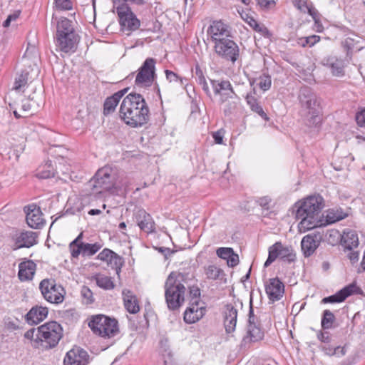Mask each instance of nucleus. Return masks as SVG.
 I'll return each instance as SVG.
<instances>
[{"label":"nucleus","mask_w":365,"mask_h":365,"mask_svg":"<svg viewBox=\"0 0 365 365\" xmlns=\"http://www.w3.org/2000/svg\"><path fill=\"white\" fill-rule=\"evenodd\" d=\"M207 34L215 44L230 36L229 26L222 21H213L207 29Z\"/></svg>","instance_id":"nucleus-14"},{"label":"nucleus","mask_w":365,"mask_h":365,"mask_svg":"<svg viewBox=\"0 0 365 365\" xmlns=\"http://www.w3.org/2000/svg\"><path fill=\"white\" fill-rule=\"evenodd\" d=\"M216 254L220 258L226 260L230 267L237 266L240 262L238 255L230 247H220L216 250Z\"/></svg>","instance_id":"nucleus-28"},{"label":"nucleus","mask_w":365,"mask_h":365,"mask_svg":"<svg viewBox=\"0 0 365 365\" xmlns=\"http://www.w3.org/2000/svg\"><path fill=\"white\" fill-rule=\"evenodd\" d=\"M224 324L227 333L235 331L237 324V311L231 304H227L224 311Z\"/></svg>","instance_id":"nucleus-25"},{"label":"nucleus","mask_w":365,"mask_h":365,"mask_svg":"<svg viewBox=\"0 0 365 365\" xmlns=\"http://www.w3.org/2000/svg\"><path fill=\"white\" fill-rule=\"evenodd\" d=\"M236 107V103L235 102H232V103H229L227 104L225 108H224V112L227 114V113H231V110L232 109H234Z\"/></svg>","instance_id":"nucleus-63"},{"label":"nucleus","mask_w":365,"mask_h":365,"mask_svg":"<svg viewBox=\"0 0 365 365\" xmlns=\"http://www.w3.org/2000/svg\"><path fill=\"white\" fill-rule=\"evenodd\" d=\"M96 283L98 287L105 289H111L114 287L111 278L105 275H99L96 277Z\"/></svg>","instance_id":"nucleus-46"},{"label":"nucleus","mask_w":365,"mask_h":365,"mask_svg":"<svg viewBox=\"0 0 365 365\" xmlns=\"http://www.w3.org/2000/svg\"><path fill=\"white\" fill-rule=\"evenodd\" d=\"M28 225L34 229H39L45 223L42 212L39 207L32 204L24 207Z\"/></svg>","instance_id":"nucleus-15"},{"label":"nucleus","mask_w":365,"mask_h":365,"mask_svg":"<svg viewBox=\"0 0 365 365\" xmlns=\"http://www.w3.org/2000/svg\"><path fill=\"white\" fill-rule=\"evenodd\" d=\"M32 76L27 69L23 70L21 73H17L13 86V90L20 92L24 91L25 87L28 85L29 81Z\"/></svg>","instance_id":"nucleus-33"},{"label":"nucleus","mask_w":365,"mask_h":365,"mask_svg":"<svg viewBox=\"0 0 365 365\" xmlns=\"http://www.w3.org/2000/svg\"><path fill=\"white\" fill-rule=\"evenodd\" d=\"M204 274L206 278L210 280L222 279L225 277L224 271L215 264L205 266Z\"/></svg>","instance_id":"nucleus-37"},{"label":"nucleus","mask_w":365,"mask_h":365,"mask_svg":"<svg viewBox=\"0 0 365 365\" xmlns=\"http://www.w3.org/2000/svg\"><path fill=\"white\" fill-rule=\"evenodd\" d=\"M298 4H294V6L302 13H307L312 18L317 16V9H315L312 3L308 2V0H300L297 2Z\"/></svg>","instance_id":"nucleus-42"},{"label":"nucleus","mask_w":365,"mask_h":365,"mask_svg":"<svg viewBox=\"0 0 365 365\" xmlns=\"http://www.w3.org/2000/svg\"><path fill=\"white\" fill-rule=\"evenodd\" d=\"M36 110V102L33 98H25L22 101L21 109L14 110V114L16 118L26 117Z\"/></svg>","instance_id":"nucleus-34"},{"label":"nucleus","mask_w":365,"mask_h":365,"mask_svg":"<svg viewBox=\"0 0 365 365\" xmlns=\"http://www.w3.org/2000/svg\"><path fill=\"white\" fill-rule=\"evenodd\" d=\"M101 247V245L98 243H83V256H92L96 254Z\"/></svg>","instance_id":"nucleus-47"},{"label":"nucleus","mask_w":365,"mask_h":365,"mask_svg":"<svg viewBox=\"0 0 365 365\" xmlns=\"http://www.w3.org/2000/svg\"><path fill=\"white\" fill-rule=\"evenodd\" d=\"M349 251H350V252L347 255V257L349 259V260L352 263H354V262H357L359 260V252L357 251H353L352 250H349Z\"/></svg>","instance_id":"nucleus-60"},{"label":"nucleus","mask_w":365,"mask_h":365,"mask_svg":"<svg viewBox=\"0 0 365 365\" xmlns=\"http://www.w3.org/2000/svg\"><path fill=\"white\" fill-rule=\"evenodd\" d=\"M155 64L153 58H149L145 61L135 77V83L137 86L146 88L152 85L155 76Z\"/></svg>","instance_id":"nucleus-10"},{"label":"nucleus","mask_w":365,"mask_h":365,"mask_svg":"<svg viewBox=\"0 0 365 365\" xmlns=\"http://www.w3.org/2000/svg\"><path fill=\"white\" fill-rule=\"evenodd\" d=\"M56 6L61 10H70L72 3L70 0H55Z\"/></svg>","instance_id":"nucleus-51"},{"label":"nucleus","mask_w":365,"mask_h":365,"mask_svg":"<svg viewBox=\"0 0 365 365\" xmlns=\"http://www.w3.org/2000/svg\"><path fill=\"white\" fill-rule=\"evenodd\" d=\"M205 314V308L198 302L190 304L184 313V321L187 324H194L198 322Z\"/></svg>","instance_id":"nucleus-20"},{"label":"nucleus","mask_w":365,"mask_h":365,"mask_svg":"<svg viewBox=\"0 0 365 365\" xmlns=\"http://www.w3.org/2000/svg\"><path fill=\"white\" fill-rule=\"evenodd\" d=\"M98 259L107 263L108 265L115 268L116 273L118 274L122 264L121 258L114 252L109 249H104L98 255Z\"/></svg>","instance_id":"nucleus-24"},{"label":"nucleus","mask_w":365,"mask_h":365,"mask_svg":"<svg viewBox=\"0 0 365 365\" xmlns=\"http://www.w3.org/2000/svg\"><path fill=\"white\" fill-rule=\"evenodd\" d=\"M88 185L93 194H101L105 191L115 192L118 187L116 173L112 168L105 166L97 171Z\"/></svg>","instance_id":"nucleus-5"},{"label":"nucleus","mask_w":365,"mask_h":365,"mask_svg":"<svg viewBox=\"0 0 365 365\" xmlns=\"http://www.w3.org/2000/svg\"><path fill=\"white\" fill-rule=\"evenodd\" d=\"M122 96L123 93L118 92L108 98L104 103V113L108 114L114 111Z\"/></svg>","instance_id":"nucleus-39"},{"label":"nucleus","mask_w":365,"mask_h":365,"mask_svg":"<svg viewBox=\"0 0 365 365\" xmlns=\"http://www.w3.org/2000/svg\"><path fill=\"white\" fill-rule=\"evenodd\" d=\"M320 37L317 35H312L309 36V46H314L316 43L319 42Z\"/></svg>","instance_id":"nucleus-62"},{"label":"nucleus","mask_w":365,"mask_h":365,"mask_svg":"<svg viewBox=\"0 0 365 365\" xmlns=\"http://www.w3.org/2000/svg\"><path fill=\"white\" fill-rule=\"evenodd\" d=\"M37 333L38 328L31 329L24 334V336L25 338L33 341L36 344H38L40 343V340L37 339Z\"/></svg>","instance_id":"nucleus-52"},{"label":"nucleus","mask_w":365,"mask_h":365,"mask_svg":"<svg viewBox=\"0 0 365 365\" xmlns=\"http://www.w3.org/2000/svg\"><path fill=\"white\" fill-rule=\"evenodd\" d=\"M319 245V242L317 240V237L311 235L304 236L301 242L302 250L307 257L312 255Z\"/></svg>","instance_id":"nucleus-31"},{"label":"nucleus","mask_w":365,"mask_h":365,"mask_svg":"<svg viewBox=\"0 0 365 365\" xmlns=\"http://www.w3.org/2000/svg\"><path fill=\"white\" fill-rule=\"evenodd\" d=\"M257 6L263 10H269L274 8L276 5L274 0H255Z\"/></svg>","instance_id":"nucleus-50"},{"label":"nucleus","mask_w":365,"mask_h":365,"mask_svg":"<svg viewBox=\"0 0 365 365\" xmlns=\"http://www.w3.org/2000/svg\"><path fill=\"white\" fill-rule=\"evenodd\" d=\"M165 73L166 76V79L170 83H178L180 81V84L182 83V79L175 73L169 70H165Z\"/></svg>","instance_id":"nucleus-53"},{"label":"nucleus","mask_w":365,"mask_h":365,"mask_svg":"<svg viewBox=\"0 0 365 365\" xmlns=\"http://www.w3.org/2000/svg\"><path fill=\"white\" fill-rule=\"evenodd\" d=\"M322 63L328 69L331 73L335 77H343L345 75L346 63L343 59L336 56H329L324 58Z\"/></svg>","instance_id":"nucleus-21"},{"label":"nucleus","mask_w":365,"mask_h":365,"mask_svg":"<svg viewBox=\"0 0 365 365\" xmlns=\"http://www.w3.org/2000/svg\"><path fill=\"white\" fill-rule=\"evenodd\" d=\"M335 320L334 314L327 309L324 311L323 317L322 319V327L324 329H329L332 327V324Z\"/></svg>","instance_id":"nucleus-44"},{"label":"nucleus","mask_w":365,"mask_h":365,"mask_svg":"<svg viewBox=\"0 0 365 365\" xmlns=\"http://www.w3.org/2000/svg\"><path fill=\"white\" fill-rule=\"evenodd\" d=\"M135 221L140 229L146 233L155 232V224L150 214L144 210H139L135 214Z\"/></svg>","instance_id":"nucleus-22"},{"label":"nucleus","mask_w":365,"mask_h":365,"mask_svg":"<svg viewBox=\"0 0 365 365\" xmlns=\"http://www.w3.org/2000/svg\"><path fill=\"white\" fill-rule=\"evenodd\" d=\"M334 356H336L337 357H341L344 356L346 353L345 346H336L334 347Z\"/></svg>","instance_id":"nucleus-59"},{"label":"nucleus","mask_w":365,"mask_h":365,"mask_svg":"<svg viewBox=\"0 0 365 365\" xmlns=\"http://www.w3.org/2000/svg\"><path fill=\"white\" fill-rule=\"evenodd\" d=\"M71 163L64 158L58 160V165L56 168V173H62L63 175H69L72 171Z\"/></svg>","instance_id":"nucleus-45"},{"label":"nucleus","mask_w":365,"mask_h":365,"mask_svg":"<svg viewBox=\"0 0 365 365\" xmlns=\"http://www.w3.org/2000/svg\"><path fill=\"white\" fill-rule=\"evenodd\" d=\"M82 237L81 233L69 245V249L71 251V256L73 257H78L80 254L83 255V242H79L80 239Z\"/></svg>","instance_id":"nucleus-43"},{"label":"nucleus","mask_w":365,"mask_h":365,"mask_svg":"<svg viewBox=\"0 0 365 365\" xmlns=\"http://www.w3.org/2000/svg\"><path fill=\"white\" fill-rule=\"evenodd\" d=\"M296 217L300 220L298 229L305 232L322 225L320 212L323 208V198L319 195L309 196L295 204Z\"/></svg>","instance_id":"nucleus-1"},{"label":"nucleus","mask_w":365,"mask_h":365,"mask_svg":"<svg viewBox=\"0 0 365 365\" xmlns=\"http://www.w3.org/2000/svg\"><path fill=\"white\" fill-rule=\"evenodd\" d=\"M212 137L216 143L222 144L223 137H224V131L222 130H217V132H215L212 134Z\"/></svg>","instance_id":"nucleus-57"},{"label":"nucleus","mask_w":365,"mask_h":365,"mask_svg":"<svg viewBox=\"0 0 365 365\" xmlns=\"http://www.w3.org/2000/svg\"><path fill=\"white\" fill-rule=\"evenodd\" d=\"M215 52L221 57L235 62L239 56V48L236 43L227 38L214 46Z\"/></svg>","instance_id":"nucleus-12"},{"label":"nucleus","mask_w":365,"mask_h":365,"mask_svg":"<svg viewBox=\"0 0 365 365\" xmlns=\"http://www.w3.org/2000/svg\"><path fill=\"white\" fill-rule=\"evenodd\" d=\"M313 19L314 20V30L317 32H322L323 31V26L322 25V24L319 22V14H318V11H317V16L316 18H313Z\"/></svg>","instance_id":"nucleus-61"},{"label":"nucleus","mask_w":365,"mask_h":365,"mask_svg":"<svg viewBox=\"0 0 365 365\" xmlns=\"http://www.w3.org/2000/svg\"><path fill=\"white\" fill-rule=\"evenodd\" d=\"M356 120L360 127H365V108L356 114Z\"/></svg>","instance_id":"nucleus-56"},{"label":"nucleus","mask_w":365,"mask_h":365,"mask_svg":"<svg viewBox=\"0 0 365 365\" xmlns=\"http://www.w3.org/2000/svg\"><path fill=\"white\" fill-rule=\"evenodd\" d=\"M62 336L63 329L56 322H49L38 327L37 339L46 349L56 346Z\"/></svg>","instance_id":"nucleus-6"},{"label":"nucleus","mask_w":365,"mask_h":365,"mask_svg":"<svg viewBox=\"0 0 365 365\" xmlns=\"http://www.w3.org/2000/svg\"><path fill=\"white\" fill-rule=\"evenodd\" d=\"M195 75L197 78V82L200 85L206 82L205 78L203 76L202 71L198 66L195 67Z\"/></svg>","instance_id":"nucleus-58"},{"label":"nucleus","mask_w":365,"mask_h":365,"mask_svg":"<svg viewBox=\"0 0 365 365\" xmlns=\"http://www.w3.org/2000/svg\"><path fill=\"white\" fill-rule=\"evenodd\" d=\"M19 247H30L37 243L36 234L31 231L21 232L17 237Z\"/></svg>","instance_id":"nucleus-35"},{"label":"nucleus","mask_w":365,"mask_h":365,"mask_svg":"<svg viewBox=\"0 0 365 365\" xmlns=\"http://www.w3.org/2000/svg\"><path fill=\"white\" fill-rule=\"evenodd\" d=\"M119 17L121 30L129 36L132 31L137 30L140 26V20L130 9H120L116 11Z\"/></svg>","instance_id":"nucleus-11"},{"label":"nucleus","mask_w":365,"mask_h":365,"mask_svg":"<svg viewBox=\"0 0 365 365\" xmlns=\"http://www.w3.org/2000/svg\"><path fill=\"white\" fill-rule=\"evenodd\" d=\"M332 235L340 237L341 244L345 250H351L356 248L359 245L358 235L354 230L349 229L344 230L342 235H340L338 231H334L330 234V237Z\"/></svg>","instance_id":"nucleus-19"},{"label":"nucleus","mask_w":365,"mask_h":365,"mask_svg":"<svg viewBox=\"0 0 365 365\" xmlns=\"http://www.w3.org/2000/svg\"><path fill=\"white\" fill-rule=\"evenodd\" d=\"M247 103L250 106L251 110L257 113L262 118L268 120L267 114L263 110L262 106L259 104L257 98L252 95H247L246 97Z\"/></svg>","instance_id":"nucleus-41"},{"label":"nucleus","mask_w":365,"mask_h":365,"mask_svg":"<svg viewBox=\"0 0 365 365\" xmlns=\"http://www.w3.org/2000/svg\"><path fill=\"white\" fill-rule=\"evenodd\" d=\"M68 34H76L72 22L66 18L61 19L58 22L56 35H67Z\"/></svg>","instance_id":"nucleus-40"},{"label":"nucleus","mask_w":365,"mask_h":365,"mask_svg":"<svg viewBox=\"0 0 365 365\" xmlns=\"http://www.w3.org/2000/svg\"><path fill=\"white\" fill-rule=\"evenodd\" d=\"M183 278L182 274L173 272L166 279L165 296L170 309H176L184 302L185 287L181 283Z\"/></svg>","instance_id":"nucleus-4"},{"label":"nucleus","mask_w":365,"mask_h":365,"mask_svg":"<svg viewBox=\"0 0 365 365\" xmlns=\"http://www.w3.org/2000/svg\"><path fill=\"white\" fill-rule=\"evenodd\" d=\"M302 116L305 125L310 128H317L322 122L320 103L317 96L309 88H304L299 94Z\"/></svg>","instance_id":"nucleus-3"},{"label":"nucleus","mask_w":365,"mask_h":365,"mask_svg":"<svg viewBox=\"0 0 365 365\" xmlns=\"http://www.w3.org/2000/svg\"><path fill=\"white\" fill-rule=\"evenodd\" d=\"M358 287L354 284H351L339 292H337L336 294L331 295L327 297H324L322 300V303L327 304V303H340L344 302L349 296L351 295L352 294L357 292Z\"/></svg>","instance_id":"nucleus-23"},{"label":"nucleus","mask_w":365,"mask_h":365,"mask_svg":"<svg viewBox=\"0 0 365 365\" xmlns=\"http://www.w3.org/2000/svg\"><path fill=\"white\" fill-rule=\"evenodd\" d=\"M88 355L80 348H74L68 351L64 358V365H86Z\"/></svg>","instance_id":"nucleus-18"},{"label":"nucleus","mask_w":365,"mask_h":365,"mask_svg":"<svg viewBox=\"0 0 365 365\" xmlns=\"http://www.w3.org/2000/svg\"><path fill=\"white\" fill-rule=\"evenodd\" d=\"M39 289L44 299L48 302L59 304L64 299L65 290L63 287L57 284L53 279H43L40 282Z\"/></svg>","instance_id":"nucleus-8"},{"label":"nucleus","mask_w":365,"mask_h":365,"mask_svg":"<svg viewBox=\"0 0 365 365\" xmlns=\"http://www.w3.org/2000/svg\"><path fill=\"white\" fill-rule=\"evenodd\" d=\"M56 170L51 161L46 162L44 165H41L36 171V177L41 179H47L53 177Z\"/></svg>","instance_id":"nucleus-38"},{"label":"nucleus","mask_w":365,"mask_h":365,"mask_svg":"<svg viewBox=\"0 0 365 365\" xmlns=\"http://www.w3.org/2000/svg\"><path fill=\"white\" fill-rule=\"evenodd\" d=\"M280 258L284 261L294 262L296 255L291 246L283 245L280 242H277L269 247V255L264 266L269 267L276 259Z\"/></svg>","instance_id":"nucleus-9"},{"label":"nucleus","mask_w":365,"mask_h":365,"mask_svg":"<svg viewBox=\"0 0 365 365\" xmlns=\"http://www.w3.org/2000/svg\"><path fill=\"white\" fill-rule=\"evenodd\" d=\"M48 315V309L43 307H33L26 314L29 323L37 324L44 320Z\"/></svg>","instance_id":"nucleus-30"},{"label":"nucleus","mask_w":365,"mask_h":365,"mask_svg":"<svg viewBox=\"0 0 365 365\" xmlns=\"http://www.w3.org/2000/svg\"><path fill=\"white\" fill-rule=\"evenodd\" d=\"M348 216L341 208H333L326 211L325 220L327 224H333Z\"/></svg>","instance_id":"nucleus-36"},{"label":"nucleus","mask_w":365,"mask_h":365,"mask_svg":"<svg viewBox=\"0 0 365 365\" xmlns=\"http://www.w3.org/2000/svg\"><path fill=\"white\" fill-rule=\"evenodd\" d=\"M78 42V36L76 34L56 35V46L65 53L74 52Z\"/></svg>","instance_id":"nucleus-16"},{"label":"nucleus","mask_w":365,"mask_h":365,"mask_svg":"<svg viewBox=\"0 0 365 365\" xmlns=\"http://www.w3.org/2000/svg\"><path fill=\"white\" fill-rule=\"evenodd\" d=\"M238 12L242 19L247 23V24L256 32H258L264 36H266L269 34V31L264 24H259L252 16L244 11Z\"/></svg>","instance_id":"nucleus-29"},{"label":"nucleus","mask_w":365,"mask_h":365,"mask_svg":"<svg viewBox=\"0 0 365 365\" xmlns=\"http://www.w3.org/2000/svg\"><path fill=\"white\" fill-rule=\"evenodd\" d=\"M214 93L219 96L220 103H224L229 99L238 98L232 86L228 81H211Z\"/></svg>","instance_id":"nucleus-13"},{"label":"nucleus","mask_w":365,"mask_h":365,"mask_svg":"<svg viewBox=\"0 0 365 365\" xmlns=\"http://www.w3.org/2000/svg\"><path fill=\"white\" fill-rule=\"evenodd\" d=\"M272 84V81L270 76L267 75L260 76L257 79V85L259 88L264 91H267L270 88Z\"/></svg>","instance_id":"nucleus-49"},{"label":"nucleus","mask_w":365,"mask_h":365,"mask_svg":"<svg viewBox=\"0 0 365 365\" xmlns=\"http://www.w3.org/2000/svg\"><path fill=\"white\" fill-rule=\"evenodd\" d=\"M93 332L102 337H112L118 332V322L105 315L93 317L88 323Z\"/></svg>","instance_id":"nucleus-7"},{"label":"nucleus","mask_w":365,"mask_h":365,"mask_svg":"<svg viewBox=\"0 0 365 365\" xmlns=\"http://www.w3.org/2000/svg\"><path fill=\"white\" fill-rule=\"evenodd\" d=\"M123 304L125 309L130 314H136L140 311L139 302L137 297L129 289L122 292Z\"/></svg>","instance_id":"nucleus-26"},{"label":"nucleus","mask_w":365,"mask_h":365,"mask_svg":"<svg viewBox=\"0 0 365 365\" xmlns=\"http://www.w3.org/2000/svg\"><path fill=\"white\" fill-rule=\"evenodd\" d=\"M265 291L269 300L278 301L283 297L284 286L278 278H272L267 282Z\"/></svg>","instance_id":"nucleus-17"},{"label":"nucleus","mask_w":365,"mask_h":365,"mask_svg":"<svg viewBox=\"0 0 365 365\" xmlns=\"http://www.w3.org/2000/svg\"><path fill=\"white\" fill-rule=\"evenodd\" d=\"M272 202V200L268 196L261 197L257 200L258 204L262 207L267 210L269 208V205Z\"/></svg>","instance_id":"nucleus-55"},{"label":"nucleus","mask_w":365,"mask_h":365,"mask_svg":"<svg viewBox=\"0 0 365 365\" xmlns=\"http://www.w3.org/2000/svg\"><path fill=\"white\" fill-rule=\"evenodd\" d=\"M120 116L133 128L141 127L149 119V109L143 97L140 94L130 93L125 96L120 106Z\"/></svg>","instance_id":"nucleus-2"},{"label":"nucleus","mask_w":365,"mask_h":365,"mask_svg":"<svg viewBox=\"0 0 365 365\" xmlns=\"http://www.w3.org/2000/svg\"><path fill=\"white\" fill-rule=\"evenodd\" d=\"M82 297L87 300V303H91L93 302V293L91 289L87 287H83L81 289Z\"/></svg>","instance_id":"nucleus-54"},{"label":"nucleus","mask_w":365,"mask_h":365,"mask_svg":"<svg viewBox=\"0 0 365 365\" xmlns=\"http://www.w3.org/2000/svg\"><path fill=\"white\" fill-rule=\"evenodd\" d=\"M252 309L250 308L249 316V326H248V335L250 341H257L262 339L264 336V333L262 329L257 327L254 322V316H252Z\"/></svg>","instance_id":"nucleus-32"},{"label":"nucleus","mask_w":365,"mask_h":365,"mask_svg":"<svg viewBox=\"0 0 365 365\" xmlns=\"http://www.w3.org/2000/svg\"><path fill=\"white\" fill-rule=\"evenodd\" d=\"M334 348L331 346L324 347L323 351L326 355L334 356Z\"/></svg>","instance_id":"nucleus-64"},{"label":"nucleus","mask_w":365,"mask_h":365,"mask_svg":"<svg viewBox=\"0 0 365 365\" xmlns=\"http://www.w3.org/2000/svg\"><path fill=\"white\" fill-rule=\"evenodd\" d=\"M113 2L114 9L118 11L120 9H130L129 4L131 3L140 4L142 0H113Z\"/></svg>","instance_id":"nucleus-48"},{"label":"nucleus","mask_w":365,"mask_h":365,"mask_svg":"<svg viewBox=\"0 0 365 365\" xmlns=\"http://www.w3.org/2000/svg\"><path fill=\"white\" fill-rule=\"evenodd\" d=\"M36 265L31 260L22 262L19 265V277L21 281L30 280L36 272Z\"/></svg>","instance_id":"nucleus-27"}]
</instances>
